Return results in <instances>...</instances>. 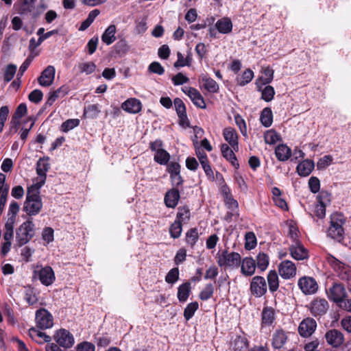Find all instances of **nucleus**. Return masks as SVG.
I'll return each mask as SVG.
<instances>
[{
    "label": "nucleus",
    "mask_w": 351,
    "mask_h": 351,
    "mask_svg": "<svg viewBox=\"0 0 351 351\" xmlns=\"http://www.w3.org/2000/svg\"><path fill=\"white\" fill-rule=\"evenodd\" d=\"M289 250L291 256L295 260L302 261L308 258V252L300 241H296V243L290 245Z\"/></svg>",
    "instance_id": "17"
},
{
    "label": "nucleus",
    "mask_w": 351,
    "mask_h": 351,
    "mask_svg": "<svg viewBox=\"0 0 351 351\" xmlns=\"http://www.w3.org/2000/svg\"><path fill=\"white\" fill-rule=\"evenodd\" d=\"M43 97V93L39 89L34 90L28 95L29 100L34 104L40 103L42 101Z\"/></svg>",
    "instance_id": "60"
},
{
    "label": "nucleus",
    "mask_w": 351,
    "mask_h": 351,
    "mask_svg": "<svg viewBox=\"0 0 351 351\" xmlns=\"http://www.w3.org/2000/svg\"><path fill=\"white\" fill-rule=\"evenodd\" d=\"M182 231V223L179 221H175L171 225L169 228V233L172 238L178 239L180 237Z\"/></svg>",
    "instance_id": "45"
},
{
    "label": "nucleus",
    "mask_w": 351,
    "mask_h": 351,
    "mask_svg": "<svg viewBox=\"0 0 351 351\" xmlns=\"http://www.w3.org/2000/svg\"><path fill=\"white\" fill-rule=\"evenodd\" d=\"M326 342L334 348H338L341 346L344 341L343 334L337 330L331 329L325 334Z\"/></svg>",
    "instance_id": "16"
},
{
    "label": "nucleus",
    "mask_w": 351,
    "mask_h": 351,
    "mask_svg": "<svg viewBox=\"0 0 351 351\" xmlns=\"http://www.w3.org/2000/svg\"><path fill=\"white\" fill-rule=\"evenodd\" d=\"M203 82V87L209 93H215L219 90L218 84L211 77L207 75H203L202 77Z\"/></svg>",
    "instance_id": "35"
},
{
    "label": "nucleus",
    "mask_w": 351,
    "mask_h": 351,
    "mask_svg": "<svg viewBox=\"0 0 351 351\" xmlns=\"http://www.w3.org/2000/svg\"><path fill=\"white\" fill-rule=\"evenodd\" d=\"M274 88L270 85L266 86L263 90H261V99L267 102L271 101L274 99Z\"/></svg>",
    "instance_id": "48"
},
{
    "label": "nucleus",
    "mask_w": 351,
    "mask_h": 351,
    "mask_svg": "<svg viewBox=\"0 0 351 351\" xmlns=\"http://www.w3.org/2000/svg\"><path fill=\"white\" fill-rule=\"evenodd\" d=\"M174 106L178 114V117L186 118V109L183 101L177 97L174 99Z\"/></svg>",
    "instance_id": "47"
},
{
    "label": "nucleus",
    "mask_w": 351,
    "mask_h": 351,
    "mask_svg": "<svg viewBox=\"0 0 351 351\" xmlns=\"http://www.w3.org/2000/svg\"><path fill=\"white\" fill-rule=\"evenodd\" d=\"M317 327L316 322L314 319L307 317L304 319L299 325V334L303 337H310L315 330Z\"/></svg>",
    "instance_id": "15"
},
{
    "label": "nucleus",
    "mask_w": 351,
    "mask_h": 351,
    "mask_svg": "<svg viewBox=\"0 0 351 351\" xmlns=\"http://www.w3.org/2000/svg\"><path fill=\"white\" fill-rule=\"evenodd\" d=\"M24 299L29 304L31 305L37 302L38 300L35 295L34 288L32 287L25 288Z\"/></svg>",
    "instance_id": "50"
},
{
    "label": "nucleus",
    "mask_w": 351,
    "mask_h": 351,
    "mask_svg": "<svg viewBox=\"0 0 351 351\" xmlns=\"http://www.w3.org/2000/svg\"><path fill=\"white\" fill-rule=\"evenodd\" d=\"M280 139V136L277 132L273 130H269L265 134V141L266 143L273 145L277 143Z\"/></svg>",
    "instance_id": "58"
},
{
    "label": "nucleus",
    "mask_w": 351,
    "mask_h": 351,
    "mask_svg": "<svg viewBox=\"0 0 351 351\" xmlns=\"http://www.w3.org/2000/svg\"><path fill=\"white\" fill-rule=\"evenodd\" d=\"M317 202L327 206L330 203L331 194L326 191H322L317 197Z\"/></svg>",
    "instance_id": "55"
},
{
    "label": "nucleus",
    "mask_w": 351,
    "mask_h": 351,
    "mask_svg": "<svg viewBox=\"0 0 351 351\" xmlns=\"http://www.w3.org/2000/svg\"><path fill=\"white\" fill-rule=\"evenodd\" d=\"M278 272L284 279H290L296 274V267L291 261H283L278 265Z\"/></svg>",
    "instance_id": "14"
},
{
    "label": "nucleus",
    "mask_w": 351,
    "mask_h": 351,
    "mask_svg": "<svg viewBox=\"0 0 351 351\" xmlns=\"http://www.w3.org/2000/svg\"><path fill=\"white\" fill-rule=\"evenodd\" d=\"M257 267L261 271H264L267 268L269 263V258L267 254L264 252H260L256 256Z\"/></svg>",
    "instance_id": "42"
},
{
    "label": "nucleus",
    "mask_w": 351,
    "mask_h": 351,
    "mask_svg": "<svg viewBox=\"0 0 351 351\" xmlns=\"http://www.w3.org/2000/svg\"><path fill=\"white\" fill-rule=\"evenodd\" d=\"M261 123L266 128L271 125L273 122V114L270 108H265L260 116Z\"/></svg>",
    "instance_id": "36"
},
{
    "label": "nucleus",
    "mask_w": 351,
    "mask_h": 351,
    "mask_svg": "<svg viewBox=\"0 0 351 351\" xmlns=\"http://www.w3.org/2000/svg\"><path fill=\"white\" fill-rule=\"evenodd\" d=\"M34 235V224L27 220L23 222L16 232V241L17 245L21 247L28 243Z\"/></svg>",
    "instance_id": "4"
},
{
    "label": "nucleus",
    "mask_w": 351,
    "mask_h": 351,
    "mask_svg": "<svg viewBox=\"0 0 351 351\" xmlns=\"http://www.w3.org/2000/svg\"><path fill=\"white\" fill-rule=\"evenodd\" d=\"M329 300L336 302H345L347 297V292L344 286L340 283H334L331 287L326 290Z\"/></svg>",
    "instance_id": "8"
},
{
    "label": "nucleus",
    "mask_w": 351,
    "mask_h": 351,
    "mask_svg": "<svg viewBox=\"0 0 351 351\" xmlns=\"http://www.w3.org/2000/svg\"><path fill=\"white\" fill-rule=\"evenodd\" d=\"M14 8H16L18 14L21 16H25L30 14L34 10L35 5L22 1L18 5L15 4Z\"/></svg>",
    "instance_id": "40"
},
{
    "label": "nucleus",
    "mask_w": 351,
    "mask_h": 351,
    "mask_svg": "<svg viewBox=\"0 0 351 351\" xmlns=\"http://www.w3.org/2000/svg\"><path fill=\"white\" fill-rule=\"evenodd\" d=\"M167 165V171L169 173L170 176L173 175H178L180 173V165L175 161L168 162Z\"/></svg>",
    "instance_id": "56"
},
{
    "label": "nucleus",
    "mask_w": 351,
    "mask_h": 351,
    "mask_svg": "<svg viewBox=\"0 0 351 351\" xmlns=\"http://www.w3.org/2000/svg\"><path fill=\"white\" fill-rule=\"evenodd\" d=\"M314 162L311 160H304L297 166L296 170L301 176H308L314 169Z\"/></svg>",
    "instance_id": "30"
},
{
    "label": "nucleus",
    "mask_w": 351,
    "mask_h": 351,
    "mask_svg": "<svg viewBox=\"0 0 351 351\" xmlns=\"http://www.w3.org/2000/svg\"><path fill=\"white\" fill-rule=\"evenodd\" d=\"M27 112V106L24 103L20 104L15 110V112L12 117L14 119H21L23 117Z\"/></svg>",
    "instance_id": "59"
},
{
    "label": "nucleus",
    "mask_w": 351,
    "mask_h": 351,
    "mask_svg": "<svg viewBox=\"0 0 351 351\" xmlns=\"http://www.w3.org/2000/svg\"><path fill=\"white\" fill-rule=\"evenodd\" d=\"M180 192L178 189L172 188L167 191L164 197V202L167 207L174 208L180 199Z\"/></svg>",
    "instance_id": "21"
},
{
    "label": "nucleus",
    "mask_w": 351,
    "mask_h": 351,
    "mask_svg": "<svg viewBox=\"0 0 351 351\" xmlns=\"http://www.w3.org/2000/svg\"><path fill=\"white\" fill-rule=\"evenodd\" d=\"M253 77V71L251 69H248L244 71L240 77H237L236 80L237 84L243 86L250 82Z\"/></svg>",
    "instance_id": "43"
},
{
    "label": "nucleus",
    "mask_w": 351,
    "mask_h": 351,
    "mask_svg": "<svg viewBox=\"0 0 351 351\" xmlns=\"http://www.w3.org/2000/svg\"><path fill=\"white\" fill-rule=\"evenodd\" d=\"M176 215V221L182 223H186L191 217L190 209L187 206H180Z\"/></svg>",
    "instance_id": "37"
},
{
    "label": "nucleus",
    "mask_w": 351,
    "mask_h": 351,
    "mask_svg": "<svg viewBox=\"0 0 351 351\" xmlns=\"http://www.w3.org/2000/svg\"><path fill=\"white\" fill-rule=\"evenodd\" d=\"M9 192V185L5 184V176L0 173V215L3 212L7 202Z\"/></svg>",
    "instance_id": "20"
},
{
    "label": "nucleus",
    "mask_w": 351,
    "mask_h": 351,
    "mask_svg": "<svg viewBox=\"0 0 351 351\" xmlns=\"http://www.w3.org/2000/svg\"><path fill=\"white\" fill-rule=\"evenodd\" d=\"M189 79L182 73H178L172 77V82L175 86L182 85L189 82Z\"/></svg>",
    "instance_id": "64"
},
{
    "label": "nucleus",
    "mask_w": 351,
    "mask_h": 351,
    "mask_svg": "<svg viewBox=\"0 0 351 351\" xmlns=\"http://www.w3.org/2000/svg\"><path fill=\"white\" fill-rule=\"evenodd\" d=\"M298 285L305 295H312L317 292L318 285L316 280L308 276H303L298 280Z\"/></svg>",
    "instance_id": "11"
},
{
    "label": "nucleus",
    "mask_w": 351,
    "mask_h": 351,
    "mask_svg": "<svg viewBox=\"0 0 351 351\" xmlns=\"http://www.w3.org/2000/svg\"><path fill=\"white\" fill-rule=\"evenodd\" d=\"M193 93H191V96H189V98L193 103L195 106H196L197 108L204 109L206 108V102L199 93V90L197 89L195 90H193Z\"/></svg>",
    "instance_id": "38"
},
{
    "label": "nucleus",
    "mask_w": 351,
    "mask_h": 351,
    "mask_svg": "<svg viewBox=\"0 0 351 351\" xmlns=\"http://www.w3.org/2000/svg\"><path fill=\"white\" fill-rule=\"evenodd\" d=\"M216 29L221 34H227L232 30V23L228 17L219 19L215 23Z\"/></svg>",
    "instance_id": "29"
},
{
    "label": "nucleus",
    "mask_w": 351,
    "mask_h": 351,
    "mask_svg": "<svg viewBox=\"0 0 351 351\" xmlns=\"http://www.w3.org/2000/svg\"><path fill=\"white\" fill-rule=\"evenodd\" d=\"M191 293V283L186 282L180 285L178 289V299L180 302L187 300Z\"/></svg>",
    "instance_id": "34"
},
{
    "label": "nucleus",
    "mask_w": 351,
    "mask_h": 351,
    "mask_svg": "<svg viewBox=\"0 0 351 351\" xmlns=\"http://www.w3.org/2000/svg\"><path fill=\"white\" fill-rule=\"evenodd\" d=\"M275 311L271 306H265L261 313L262 326H269L275 321Z\"/></svg>",
    "instance_id": "26"
},
{
    "label": "nucleus",
    "mask_w": 351,
    "mask_h": 351,
    "mask_svg": "<svg viewBox=\"0 0 351 351\" xmlns=\"http://www.w3.org/2000/svg\"><path fill=\"white\" fill-rule=\"evenodd\" d=\"M223 136L232 148L237 152L239 150V137L236 130L231 127L226 128L223 131Z\"/></svg>",
    "instance_id": "19"
},
{
    "label": "nucleus",
    "mask_w": 351,
    "mask_h": 351,
    "mask_svg": "<svg viewBox=\"0 0 351 351\" xmlns=\"http://www.w3.org/2000/svg\"><path fill=\"white\" fill-rule=\"evenodd\" d=\"M256 270V262L252 257H245L241 266V271L245 276H252Z\"/></svg>",
    "instance_id": "25"
},
{
    "label": "nucleus",
    "mask_w": 351,
    "mask_h": 351,
    "mask_svg": "<svg viewBox=\"0 0 351 351\" xmlns=\"http://www.w3.org/2000/svg\"><path fill=\"white\" fill-rule=\"evenodd\" d=\"M308 186L313 193H317L320 189V182L317 177H311L308 180Z\"/></svg>",
    "instance_id": "62"
},
{
    "label": "nucleus",
    "mask_w": 351,
    "mask_h": 351,
    "mask_svg": "<svg viewBox=\"0 0 351 351\" xmlns=\"http://www.w3.org/2000/svg\"><path fill=\"white\" fill-rule=\"evenodd\" d=\"M256 245V238L254 234L249 232L245 234V247L247 250H252L255 247Z\"/></svg>",
    "instance_id": "54"
},
{
    "label": "nucleus",
    "mask_w": 351,
    "mask_h": 351,
    "mask_svg": "<svg viewBox=\"0 0 351 351\" xmlns=\"http://www.w3.org/2000/svg\"><path fill=\"white\" fill-rule=\"evenodd\" d=\"M123 110L131 114L139 112L142 108V104L140 100L136 98H130L121 104Z\"/></svg>",
    "instance_id": "23"
},
{
    "label": "nucleus",
    "mask_w": 351,
    "mask_h": 351,
    "mask_svg": "<svg viewBox=\"0 0 351 351\" xmlns=\"http://www.w3.org/2000/svg\"><path fill=\"white\" fill-rule=\"evenodd\" d=\"M217 255V263L221 267L237 268L241 264V257L237 252H230L225 250Z\"/></svg>",
    "instance_id": "5"
},
{
    "label": "nucleus",
    "mask_w": 351,
    "mask_h": 351,
    "mask_svg": "<svg viewBox=\"0 0 351 351\" xmlns=\"http://www.w3.org/2000/svg\"><path fill=\"white\" fill-rule=\"evenodd\" d=\"M332 158L330 155H326L324 157L321 158L317 163V167L318 169H324L326 168L332 162Z\"/></svg>",
    "instance_id": "63"
},
{
    "label": "nucleus",
    "mask_w": 351,
    "mask_h": 351,
    "mask_svg": "<svg viewBox=\"0 0 351 351\" xmlns=\"http://www.w3.org/2000/svg\"><path fill=\"white\" fill-rule=\"evenodd\" d=\"M32 278L38 279L40 283L46 287L51 285L56 280V275L51 267L36 265L33 271Z\"/></svg>",
    "instance_id": "3"
},
{
    "label": "nucleus",
    "mask_w": 351,
    "mask_h": 351,
    "mask_svg": "<svg viewBox=\"0 0 351 351\" xmlns=\"http://www.w3.org/2000/svg\"><path fill=\"white\" fill-rule=\"evenodd\" d=\"M199 239V234L196 228H191L186 233V243L192 248Z\"/></svg>",
    "instance_id": "41"
},
{
    "label": "nucleus",
    "mask_w": 351,
    "mask_h": 351,
    "mask_svg": "<svg viewBox=\"0 0 351 351\" xmlns=\"http://www.w3.org/2000/svg\"><path fill=\"white\" fill-rule=\"evenodd\" d=\"M275 154L278 160L286 161L291 157V150L286 145L281 144L276 147Z\"/></svg>",
    "instance_id": "32"
},
{
    "label": "nucleus",
    "mask_w": 351,
    "mask_h": 351,
    "mask_svg": "<svg viewBox=\"0 0 351 351\" xmlns=\"http://www.w3.org/2000/svg\"><path fill=\"white\" fill-rule=\"evenodd\" d=\"M95 342L97 343L98 347H106L110 343V339L107 335H95Z\"/></svg>",
    "instance_id": "61"
},
{
    "label": "nucleus",
    "mask_w": 351,
    "mask_h": 351,
    "mask_svg": "<svg viewBox=\"0 0 351 351\" xmlns=\"http://www.w3.org/2000/svg\"><path fill=\"white\" fill-rule=\"evenodd\" d=\"M268 287L271 293H275L279 288V278L276 270H270L267 276Z\"/></svg>",
    "instance_id": "31"
},
{
    "label": "nucleus",
    "mask_w": 351,
    "mask_h": 351,
    "mask_svg": "<svg viewBox=\"0 0 351 351\" xmlns=\"http://www.w3.org/2000/svg\"><path fill=\"white\" fill-rule=\"evenodd\" d=\"M78 68L80 73L90 75L95 71L96 64L93 62H86L80 64Z\"/></svg>",
    "instance_id": "49"
},
{
    "label": "nucleus",
    "mask_w": 351,
    "mask_h": 351,
    "mask_svg": "<svg viewBox=\"0 0 351 351\" xmlns=\"http://www.w3.org/2000/svg\"><path fill=\"white\" fill-rule=\"evenodd\" d=\"M233 150L234 149H232L227 144H222L221 146L222 156L229 161L232 166L238 169L239 165Z\"/></svg>",
    "instance_id": "27"
},
{
    "label": "nucleus",
    "mask_w": 351,
    "mask_h": 351,
    "mask_svg": "<svg viewBox=\"0 0 351 351\" xmlns=\"http://www.w3.org/2000/svg\"><path fill=\"white\" fill-rule=\"evenodd\" d=\"M36 323L40 329L50 328L53 325V319L51 314L45 308H40L36 312Z\"/></svg>",
    "instance_id": "9"
},
{
    "label": "nucleus",
    "mask_w": 351,
    "mask_h": 351,
    "mask_svg": "<svg viewBox=\"0 0 351 351\" xmlns=\"http://www.w3.org/2000/svg\"><path fill=\"white\" fill-rule=\"evenodd\" d=\"M250 291L255 298H261L265 295L267 291L265 279L261 276H254L250 282Z\"/></svg>",
    "instance_id": "7"
},
{
    "label": "nucleus",
    "mask_w": 351,
    "mask_h": 351,
    "mask_svg": "<svg viewBox=\"0 0 351 351\" xmlns=\"http://www.w3.org/2000/svg\"><path fill=\"white\" fill-rule=\"evenodd\" d=\"M55 77V68L53 66H48L41 73L38 78L39 84L42 86H49L52 84Z\"/></svg>",
    "instance_id": "18"
},
{
    "label": "nucleus",
    "mask_w": 351,
    "mask_h": 351,
    "mask_svg": "<svg viewBox=\"0 0 351 351\" xmlns=\"http://www.w3.org/2000/svg\"><path fill=\"white\" fill-rule=\"evenodd\" d=\"M345 223L346 218L342 213H333L330 217V225L327 232L328 236L339 242L343 241L344 239L343 226Z\"/></svg>",
    "instance_id": "2"
},
{
    "label": "nucleus",
    "mask_w": 351,
    "mask_h": 351,
    "mask_svg": "<svg viewBox=\"0 0 351 351\" xmlns=\"http://www.w3.org/2000/svg\"><path fill=\"white\" fill-rule=\"evenodd\" d=\"M40 188L41 187L32 185L27 189L23 209L28 215H36L42 208L43 204L39 191Z\"/></svg>",
    "instance_id": "1"
},
{
    "label": "nucleus",
    "mask_w": 351,
    "mask_h": 351,
    "mask_svg": "<svg viewBox=\"0 0 351 351\" xmlns=\"http://www.w3.org/2000/svg\"><path fill=\"white\" fill-rule=\"evenodd\" d=\"M329 305L326 300L324 298H315L310 303V311L315 317L322 316L327 312Z\"/></svg>",
    "instance_id": "12"
},
{
    "label": "nucleus",
    "mask_w": 351,
    "mask_h": 351,
    "mask_svg": "<svg viewBox=\"0 0 351 351\" xmlns=\"http://www.w3.org/2000/svg\"><path fill=\"white\" fill-rule=\"evenodd\" d=\"M198 308L199 304L197 302H193L189 303L184 311V317L185 319L188 321L191 319Z\"/></svg>",
    "instance_id": "44"
},
{
    "label": "nucleus",
    "mask_w": 351,
    "mask_h": 351,
    "mask_svg": "<svg viewBox=\"0 0 351 351\" xmlns=\"http://www.w3.org/2000/svg\"><path fill=\"white\" fill-rule=\"evenodd\" d=\"M214 293V287L212 284H207L205 288L200 292L199 298L202 300H208L211 298Z\"/></svg>",
    "instance_id": "51"
},
{
    "label": "nucleus",
    "mask_w": 351,
    "mask_h": 351,
    "mask_svg": "<svg viewBox=\"0 0 351 351\" xmlns=\"http://www.w3.org/2000/svg\"><path fill=\"white\" fill-rule=\"evenodd\" d=\"M287 332L282 329H277L272 335L271 345L275 349L283 347L287 341Z\"/></svg>",
    "instance_id": "22"
},
{
    "label": "nucleus",
    "mask_w": 351,
    "mask_h": 351,
    "mask_svg": "<svg viewBox=\"0 0 351 351\" xmlns=\"http://www.w3.org/2000/svg\"><path fill=\"white\" fill-rule=\"evenodd\" d=\"M274 70L269 66L263 68L262 75L259 77L256 83L259 90H261L260 84L266 85L272 82L274 78Z\"/></svg>",
    "instance_id": "28"
},
{
    "label": "nucleus",
    "mask_w": 351,
    "mask_h": 351,
    "mask_svg": "<svg viewBox=\"0 0 351 351\" xmlns=\"http://www.w3.org/2000/svg\"><path fill=\"white\" fill-rule=\"evenodd\" d=\"M78 119H69L61 125V130L64 132H68L69 130L77 127L80 125Z\"/></svg>",
    "instance_id": "46"
},
{
    "label": "nucleus",
    "mask_w": 351,
    "mask_h": 351,
    "mask_svg": "<svg viewBox=\"0 0 351 351\" xmlns=\"http://www.w3.org/2000/svg\"><path fill=\"white\" fill-rule=\"evenodd\" d=\"M16 65L12 64L8 65V66L6 67L5 73H4V77H3L4 81L5 82H10L13 79V77L16 73Z\"/></svg>",
    "instance_id": "57"
},
{
    "label": "nucleus",
    "mask_w": 351,
    "mask_h": 351,
    "mask_svg": "<svg viewBox=\"0 0 351 351\" xmlns=\"http://www.w3.org/2000/svg\"><path fill=\"white\" fill-rule=\"evenodd\" d=\"M326 261L328 265L337 273L339 278H341V274H343L344 272L348 273L351 270V268L349 265H346L331 254L327 255Z\"/></svg>",
    "instance_id": "13"
},
{
    "label": "nucleus",
    "mask_w": 351,
    "mask_h": 351,
    "mask_svg": "<svg viewBox=\"0 0 351 351\" xmlns=\"http://www.w3.org/2000/svg\"><path fill=\"white\" fill-rule=\"evenodd\" d=\"M154 161L161 165H166L170 160V154L164 149H159L154 154Z\"/></svg>",
    "instance_id": "39"
},
{
    "label": "nucleus",
    "mask_w": 351,
    "mask_h": 351,
    "mask_svg": "<svg viewBox=\"0 0 351 351\" xmlns=\"http://www.w3.org/2000/svg\"><path fill=\"white\" fill-rule=\"evenodd\" d=\"M249 346L248 341L246 338L241 336L237 337L234 340V350L243 351L246 350Z\"/></svg>",
    "instance_id": "52"
},
{
    "label": "nucleus",
    "mask_w": 351,
    "mask_h": 351,
    "mask_svg": "<svg viewBox=\"0 0 351 351\" xmlns=\"http://www.w3.org/2000/svg\"><path fill=\"white\" fill-rule=\"evenodd\" d=\"M179 279V269L178 267L172 268L165 276V281L169 284H174Z\"/></svg>",
    "instance_id": "53"
},
{
    "label": "nucleus",
    "mask_w": 351,
    "mask_h": 351,
    "mask_svg": "<svg viewBox=\"0 0 351 351\" xmlns=\"http://www.w3.org/2000/svg\"><path fill=\"white\" fill-rule=\"evenodd\" d=\"M28 334L30 338L38 344H43L45 343H49L51 341V337L50 336L36 328H31L29 330Z\"/></svg>",
    "instance_id": "24"
},
{
    "label": "nucleus",
    "mask_w": 351,
    "mask_h": 351,
    "mask_svg": "<svg viewBox=\"0 0 351 351\" xmlns=\"http://www.w3.org/2000/svg\"><path fill=\"white\" fill-rule=\"evenodd\" d=\"M53 339L60 346L65 348H71L75 342L73 335L64 328L57 330Z\"/></svg>",
    "instance_id": "10"
},
{
    "label": "nucleus",
    "mask_w": 351,
    "mask_h": 351,
    "mask_svg": "<svg viewBox=\"0 0 351 351\" xmlns=\"http://www.w3.org/2000/svg\"><path fill=\"white\" fill-rule=\"evenodd\" d=\"M116 26L114 25H109L101 36V40L107 45H111L116 40Z\"/></svg>",
    "instance_id": "33"
},
{
    "label": "nucleus",
    "mask_w": 351,
    "mask_h": 351,
    "mask_svg": "<svg viewBox=\"0 0 351 351\" xmlns=\"http://www.w3.org/2000/svg\"><path fill=\"white\" fill-rule=\"evenodd\" d=\"M48 157H43L39 158L36 162V173L38 177L36 178V183L34 185L42 187L47 179V173L50 169V164L48 162Z\"/></svg>",
    "instance_id": "6"
}]
</instances>
